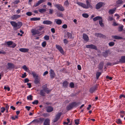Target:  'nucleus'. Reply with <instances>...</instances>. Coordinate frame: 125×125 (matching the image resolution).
Here are the masks:
<instances>
[{
    "instance_id": "obj_45",
    "label": "nucleus",
    "mask_w": 125,
    "mask_h": 125,
    "mask_svg": "<svg viewBox=\"0 0 125 125\" xmlns=\"http://www.w3.org/2000/svg\"><path fill=\"white\" fill-rule=\"evenodd\" d=\"M64 4L66 6H68L69 4V2L68 0H67L65 1Z\"/></svg>"
},
{
    "instance_id": "obj_1",
    "label": "nucleus",
    "mask_w": 125,
    "mask_h": 125,
    "mask_svg": "<svg viewBox=\"0 0 125 125\" xmlns=\"http://www.w3.org/2000/svg\"><path fill=\"white\" fill-rule=\"evenodd\" d=\"M81 104V102H79L76 103L75 102H73L69 104L66 107V110L69 111L73 109L74 107H76L78 105Z\"/></svg>"
},
{
    "instance_id": "obj_57",
    "label": "nucleus",
    "mask_w": 125,
    "mask_h": 125,
    "mask_svg": "<svg viewBox=\"0 0 125 125\" xmlns=\"http://www.w3.org/2000/svg\"><path fill=\"white\" fill-rule=\"evenodd\" d=\"M26 14L28 16H31L32 15V13L30 12H28L26 13Z\"/></svg>"
},
{
    "instance_id": "obj_15",
    "label": "nucleus",
    "mask_w": 125,
    "mask_h": 125,
    "mask_svg": "<svg viewBox=\"0 0 125 125\" xmlns=\"http://www.w3.org/2000/svg\"><path fill=\"white\" fill-rule=\"evenodd\" d=\"M21 15H14L11 17V18L12 20H16L18 18L20 17Z\"/></svg>"
},
{
    "instance_id": "obj_46",
    "label": "nucleus",
    "mask_w": 125,
    "mask_h": 125,
    "mask_svg": "<svg viewBox=\"0 0 125 125\" xmlns=\"http://www.w3.org/2000/svg\"><path fill=\"white\" fill-rule=\"evenodd\" d=\"M67 35L68 36V38H72V34L70 32H67Z\"/></svg>"
},
{
    "instance_id": "obj_3",
    "label": "nucleus",
    "mask_w": 125,
    "mask_h": 125,
    "mask_svg": "<svg viewBox=\"0 0 125 125\" xmlns=\"http://www.w3.org/2000/svg\"><path fill=\"white\" fill-rule=\"evenodd\" d=\"M54 6L57 8L59 10L63 11L64 10V7L61 4H55Z\"/></svg>"
},
{
    "instance_id": "obj_54",
    "label": "nucleus",
    "mask_w": 125,
    "mask_h": 125,
    "mask_svg": "<svg viewBox=\"0 0 125 125\" xmlns=\"http://www.w3.org/2000/svg\"><path fill=\"white\" fill-rule=\"evenodd\" d=\"M41 3L40 2L39 0L38 1V2L36 3L35 5H34V6L35 7H36L37 6H38Z\"/></svg>"
},
{
    "instance_id": "obj_18",
    "label": "nucleus",
    "mask_w": 125,
    "mask_h": 125,
    "mask_svg": "<svg viewBox=\"0 0 125 125\" xmlns=\"http://www.w3.org/2000/svg\"><path fill=\"white\" fill-rule=\"evenodd\" d=\"M10 23L11 25L13 27L14 29L15 28H17V23L15 21H11Z\"/></svg>"
},
{
    "instance_id": "obj_28",
    "label": "nucleus",
    "mask_w": 125,
    "mask_h": 125,
    "mask_svg": "<svg viewBox=\"0 0 125 125\" xmlns=\"http://www.w3.org/2000/svg\"><path fill=\"white\" fill-rule=\"evenodd\" d=\"M53 110V108L51 106L48 107L47 108V111L48 112H52Z\"/></svg>"
},
{
    "instance_id": "obj_2",
    "label": "nucleus",
    "mask_w": 125,
    "mask_h": 125,
    "mask_svg": "<svg viewBox=\"0 0 125 125\" xmlns=\"http://www.w3.org/2000/svg\"><path fill=\"white\" fill-rule=\"evenodd\" d=\"M51 90H45L44 89H42L40 90V94L42 96H44L45 95V92L48 94L51 92Z\"/></svg>"
},
{
    "instance_id": "obj_43",
    "label": "nucleus",
    "mask_w": 125,
    "mask_h": 125,
    "mask_svg": "<svg viewBox=\"0 0 125 125\" xmlns=\"http://www.w3.org/2000/svg\"><path fill=\"white\" fill-rule=\"evenodd\" d=\"M31 74L32 75L33 77H36V76H38L34 72H32Z\"/></svg>"
},
{
    "instance_id": "obj_7",
    "label": "nucleus",
    "mask_w": 125,
    "mask_h": 125,
    "mask_svg": "<svg viewBox=\"0 0 125 125\" xmlns=\"http://www.w3.org/2000/svg\"><path fill=\"white\" fill-rule=\"evenodd\" d=\"M104 3L101 2L98 3L95 6L96 8L97 9H98L100 8L103 5Z\"/></svg>"
},
{
    "instance_id": "obj_11",
    "label": "nucleus",
    "mask_w": 125,
    "mask_h": 125,
    "mask_svg": "<svg viewBox=\"0 0 125 125\" xmlns=\"http://www.w3.org/2000/svg\"><path fill=\"white\" fill-rule=\"evenodd\" d=\"M31 32L33 35L38 34L40 33V32L38 30H36L34 29H32L31 30Z\"/></svg>"
},
{
    "instance_id": "obj_26",
    "label": "nucleus",
    "mask_w": 125,
    "mask_h": 125,
    "mask_svg": "<svg viewBox=\"0 0 125 125\" xmlns=\"http://www.w3.org/2000/svg\"><path fill=\"white\" fill-rule=\"evenodd\" d=\"M102 19V17L99 16H97L95 17L93 19V20L94 21H95L98 20H100Z\"/></svg>"
},
{
    "instance_id": "obj_61",
    "label": "nucleus",
    "mask_w": 125,
    "mask_h": 125,
    "mask_svg": "<svg viewBox=\"0 0 125 125\" xmlns=\"http://www.w3.org/2000/svg\"><path fill=\"white\" fill-rule=\"evenodd\" d=\"M116 122L117 123L119 124L121 123V121L120 119H118L116 120Z\"/></svg>"
},
{
    "instance_id": "obj_27",
    "label": "nucleus",
    "mask_w": 125,
    "mask_h": 125,
    "mask_svg": "<svg viewBox=\"0 0 125 125\" xmlns=\"http://www.w3.org/2000/svg\"><path fill=\"white\" fill-rule=\"evenodd\" d=\"M68 83L67 82V81H64L63 83V86L65 88L67 87V86H68Z\"/></svg>"
},
{
    "instance_id": "obj_13",
    "label": "nucleus",
    "mask_w": 125,
    "mask_h": 125,
    "mask_svg": "<svg viewBox=\"0 0 125 125\" xmlns=\"http://www.w3.org/2000/svg\"><path fill=\"white\" fill-rule=\"evenodd\" d=\"M83 38L84 40L86 42H87L89 40V37L86 34L83 33Z\"/></svg>"
},
{
    "instance_id": "obj_58",
    "label": "nucleus",
    "mask_w": 125,
    "mask_h": 125,
    "mask_svg": "<svg viewBox=\"0 0 125 125\" xmlns=\"http://www.w3.org/2000/svg\"><path fill=\"white\" fill-rule=\"evenodd\" d=\"M46 42H45L44 41L42 43V46L43 47H45L46 45Z\"/></svg>"
},
{
    "instance_id": "obj_19",
    "label": "nucleus",
    "mask_w": 125,
    "mask_h": 125,
    "mask_svg": "<svg viewBox=\"0 0 125 125\" xmlns=\"http://www.w3.org/2000/svg\"><path fill=\"white\" fill-rule=\"evenodd\" d=\"M19 50L20 51L24 52H27L29 50L28 49L24 48H21Z\"/></svg>"
},
{
    "instance_id": "obj_59",
    "label": "nucleus",
    "mask_w": 125,
    "mask_h": 125,
    "mask_svg": "<svg viewBox=\"0 0 125 125\" xmlns=\"http://www.w3.org/2000/svg\"><path fill=\"white\" fill-rule=\"evenodd\" d=\"M115 20L114 22H113V25L114 26H117L118 25V24L117 23H116L115 22Z\"/></svg>"
},
{
    "instance_id": "obj_30",
    "label": "nucleus",
    "mask_w": 125,
    "mask_h": 125,
    "mask_svg": "<svg viewBox=\"0 0 125 125\" xmlns=\"http://www.w3.org/2000/svg\"><path fill=\"white\" fill-rule=\"evenodd\" d=\"M40 19V18H31L30 19V20L31 21H38Z\"/></svg>"
},
{
    "instance_id": "obj_51",
    "label": "nucleus",
    "mask_w": 125,
    "mask_h": 125,
    "mask_svg": "<svg viewBox=\"0 0 125 125\" xmlns=\"http://www.w3.org/2000/svg\"><path fill=\"white\" fill-rule=\"evenodd\" d=\"M22 68L26 71H28L27 70H28V68L25 65H23L22 67Z\"/></svg>"
},
{
    "instance_id": "obj_31",
    "label": "nucleus",
    "mask_w": 125,
    "mask_h": 125,
    "mask_svg": "<svg viewBox=\"0 0 125 125\" xmlns=\"http://www.w3.org/2000/svg\"><path fill=\"white\" fill-rule=\"evenodd\" d=\"M77 4L79 5L80 6L83 8H84L85 4L80 2H78L77 3Z\"/></svg>"
},
{
    "instance_id": "obj_14",
    "label": "nucleus",
    "mask_w": 125,
    "mask_h": 125,
    "mask_svg": "<svg viewBox=\"0 0 125 125\" xmlns=\"http://www.w3.org/2000/svg\"><path fill=\"white\" fill-rule=\"evenodd\" d=\"M50 76L51 78H53L54 77L55 75V73L54 71L52 69H50Z\"/></svg>"
},
{
    "instance_id": "obj_64",
    "label": "nucleus",
    "mask_w": 125,
    "mask_h": 125,
    "mask_svg": "<svg viewBox=\"0 0 125 125\" xmlns=\"http://www.w3.org/2000/svg\"><path fill=\"white\" fill-rule=\"evenodd\" d=\"M63 42L65 44H67L68 42V41L67 40V39H64L63 40Z\"/></svg>"
},
{
    "instance_id": "obj_63",
    "label": "nucleus",
    "mask_w": 125,
    "mask_h": 125,
    "mask_svg": "<svg viewBox=\"0 0 125 125\" xmlns=\"http://www.w3.org/2000/svg\"><path fill=\"white\" fill-rule=\"evenodd\" d=\"M44 118H40L39 119V121H40L42 123L44 121Z\"/></svg>"
},
{
    "instance_id": "obj_42",
    "label": "nucleus",
    "mask_w": 125,
    "mask_h": 125,
    "mask_svg": "<svg viewBox=\"0 0 125 125\" xmlns=\"http://www.w3.org/2000/svg\"><path fill=\"white\" fill-rule=\"evenodd\" d=\"M32 96L31 95H30L29 96H27V99L29 100H31L32 99Z\"/></svg>"
},
{
    "instance_id": "obj_50",
    "label": "nucleus",
    "mask_w": 125,
    "mask_h": 125,
    "mask_svg": "<svg viewBox=\"0 0 125 125\" xmlns=\"http://www.w3.org/2000/svg\"><path fill=\"white\" fill-rule=\"evenodd\" d=\"M39 103V102L38 100H35L34 102H32V104H37Z\"/></svg>"
},
{
    "instance_id": "obj_53",
    "label": "nucleus",
    "mask_w": 125,
    "mask_h": 125,
    "mask_svg": "<svg viewBox=\"0 0 125 125\" xmlns=\"http://www.w3.org/2000/svg\"><path fill=\"white\" fill-rule=\"evenodd\" d=\"M70 86L71 88H74V84L73 82L71 83L70 84Z\"/></svg>"
},
{
    "instance_id": "obj_38",
    "label": "nucleus",
    "mask_w": 125,
    "mask_h": 125,
    "mask_svg": "<svg viewBox=\"0 0 125 125\" xmlns=\"http://www.w3.org/2000/svg\"><path fill=\"white\" fill-rule=\"evenodd\" d=\"M57 16L59 17H62L63 16V14L59 12L57 13Z\"/></svg>"
},
{
    "instance_id": "obj_56",
    "label": "nucleus",
    "mask_w": 125,
    "mask_h": 125,
    "mask_svg": "<svg viewBox=\"0 0 125 125\" xmlns=\"http://www.w3.org/2000/svg\"><path fill=\"white\" fill-rule=\"evenodd\" d=\"M26 73L25 72L23 74H22L21 77L22 78H24L26 77Z\"/></svg>"
},
{
    "instance_id": "obj_22",
    "label": "nucleus",
    "mask_w": 125,
    "mask_h": 125,
    "mask_svg": "<svg viewBox=\"0 0 125 125\" xmlns=\"http://www.w3.org/2000/svg\"><path fill=\"white\" fill-rule=\"evenodd\" d=\"M95 35L97 37H105V36L104 35H103V34L99 33H96L95 34Z\"/></svg>"
},
{
    "instance_id": "obj_37",
    "label": "nucleus",
    "mask_w": 125,
    "mask_h": 125,
    "mask_svg": "<svg viewBox=\"0 0 125 125\" xmlns=\"http://www.w3.org/2000/svg\"><path fill=\"white\" fill-rule=\"evenodd\" d=\"M13 42L12 41H9L6 42V43L8 46H10L13 44Z\"/></svg>"
},
{
    "instance_id": "obj_21",
    "label": "nucleus",
    "mask_w": 125,
    "mask_h": 125,
    "mask_svg": "<svg viewBox=\"0 0 125 125\" xmlns=\"http://www.w3.org/2000/svg\"><path fill=\"white\" fill-rule=\"evenodd\" d=\"M43 23L47 25L51 24L52 23V22L51 21L48 20L44 21H43Z\"/></svg>"
},
{
    "instance_id": "obj_25",
    "label": "nucleus",
    "mask_w": 125,
    "mask_h": 125,
    "mask_svg": "<svg viewBox=\"0 0 125 125\" xmlns=\"http://www.w3.org/2000/svg\"><path fill=\"white\" fill-rule=\"evenodd\" d=\"M122 63H125V56H123L121 57L120 59V61Z\"/></svg>"
},
{
    "instance_id": "obj_34",
    "label": "nucleus",
    "mask_w": 125,
    "mask_h": 125,
    "mask_svg": "<svg viewBox=\"0 0 125 125\" xmlns=\"http://www.w3.org/2000/svg\"><path fill=\"white\" fill-rule=\"evenodd\" d=\"M101 72H97L96 74V77L97 79H98L100 75L101 74Z\"/></svg>"
},
{
    "instance_id": "obj_6",
    "label": "nucleus",
    "mask_w": 125,
    "mask_h": 125,
    "mask_svg": "<svg viewBox=\"0 0 125 125\" xmlns=\"http://www.w3.org/2000/svg\"><path fill=\"white\" fill-rule=\"evenodd\" d=\"M86 47L87 48L94 49L96 50H97V48L96 46L95 45L92 44L86 45Z\"/></svg>"
},
{
    "instance_id": "obj_5",
    "label": "nucleus",
    "mask_w": 125,
    "mask_h": 125,
    "mask_svg": "<svg viewBox=\"0 0 125 125\" xmlns=\"http://www.w3.org/2000/svg\"><path fill=\"white\" fill-rule=\"evenodd\" d=\"M62 113L61 112L58 113L55 116V117L54 118L53 122L55 123L60 118L62 115Z\"/></svg>"
},
{
    "instance_id": "obj_55",
    "label": "nucleus",
    "mask_w": 125,
    "mask_h": 125,
    "mask_svg": "<svg viewBox=\"0 0 125 125\" xmlns=\"http://www.w3.org/2000/svg\"><path fill=\"white\" fill-rule=\"evenodd\" d=\"M48 116V114L47 113H44L42 114L41 115V116H43L44 117H46Z\"/></svg>"
},
{
    "instance_id": "obj_4",
    "label": "nucleus",
    "mask_w": 125,
    "mask_h": 125,
    "mask_svg": "<svg viewBox=\"0 0 125 125\" xmlns=\"http://www.w3.org/2000/svg\"><path fill=\"white\" fill-rule=\"evenodd\" d=\"M8 66L7 67V69H9L10 70L14 68L15 67L14 65L12 63H7Z\"/></svg>"
},
{
    "instance_id": "obj_49",
    "label": "nucleus",
    "mask_w": 125,
    "mask_h": 125,
    "mask_svg": "<svg viewBox=\"0 0 125 125\" xmlns=\"http://www.w3.org/2000/svg\"><path fill=\"white\" fill-rule=\"evenodd\" d=\"M44 39L46 40H48L49 39V36L47 35H45L44 38Z\"/></svg>"
},
{
    "instance_id": "obj_10",
    "label": "nucleus",
    "mask_w": 125,
    "mask_h": 125,
    "mask_svg": "<svg viewBox=\"0 0 125 125\" xmlns=\"http://www.w3.org/2000/svg\"><path fill=\"white\" fill-rule=\"evenodd\" d=\"M110 52V50H108L105 51L102 53V55L104 57H106L108 56V54Z\"/></svg>"
},
{
    "instance_id": "obj_8",
    "label": "nucleus",
    "mask_w": 125,
    "mask_h": 125,
    "mask_svg": "<svg viewBox=\"0 0 125 125\" xmlns=\"http://www.w3.org/2000/svg\"><path fill=\"white\" fill-rule=\"evenodd\" d=\"M97 87L96 85L92 87L89 90L90 92L91 93H93V92L97 89Z\"/></svg>"
},
{
    "instance_id": "obj_23",
    "label": "nucleus",
    "mask_w": 125,
    "mask_h": 125,
    "mask_svg": "<svg viewBox=\"0 0 125 125\" xmlns=\"http://www.w3.org/2000/svg\"><path fill=\"white\" fill-rule=\"evenodd\" d=\"M112 37L116 39L121 40L123 39V38L122 37L116 35L113 36Z\"/></svg>"
},
{
    "instance_id": "obj_48",
    "label": "nucleus",
    "mask_w": 125,
    "mask_h": 125,
    "mask_svg": "<svg viewBox=\"0 0 125 125\" xmlns=\"http://www.w3.org/2000/svg\"><path fill=\"white\" fill-rule=\"evenodd\" d=\"M115 43L113 42H111L109 43V45L110 46H114L115 44Z\"/></svg>"
},
{
    "instance_id": "obj_36",
    "label": "nucleus",
    "mask_w": 125,
    "mask_h": 125,
    "mask_svg": "<svg viewBox=\"0 0 125 125\" xmlns=\"http://www.w3.org/2000/svg\"><path fill=\"white\" fill-rule=\"evenodd\" d=\"M124 26L122 25L121 26H119L118 27V31H121L123 30Z\"/></svg>"
},
{
    "instance_id": "obj_35",
    "label": "nucleus",
    "mask_w": 125,
    "mask_h": 125,
    "mask_svg": "<svg viewBox=\"0 0 125 125\" xmlns=\"http://www.w3.org/2000/svg\"><path fill=\"white\" fill-rule=\"evenodd\" d=\"M62 23V21L61 20L57 19L56 21V23L58 25H60Z\"/></svg>"
},
{
    "instance_id": "obj_20",
    "label": "nucleus",
    "mask_w": 125,
    "mask_h": 125,
    "mask_svg": "<svg viewBox=\"0 0 125 125\" xmlns=\"http://www.w3.org/2000/svg\"><path fill=\"white\" fill-rule=\"evenodd\" d=\"M17 28H15L14 29V30H17L20 28L22 25V23L21 22H18V23H17Z\"/></svg>"
},
{
    "instance_id": "obj_40",
    "label": "nucleus",
    "mask_w": 125,
    "mask_h": 125,
    "mask_svg": "<svg viewBox=\"0 0 125 125\" xmlns=\"http://www.w3.org/2000/svg\"><path fill=\"white\" fill-rule=\"evenodd\" d=\"M39 11L40 12L42 13L45 12L46 11V10L45 9H40L39 10Z\"/></svg>"
},
{
    "instance_id": "obj_12",
    "label": "nucleus",
    "mask_w": 125,
    "mask_h": 125,
    "mask_svg": "<svg viewBox=\"0 0 125 125\" xmlns=\"http://www.w3.org/2000/svg\"><path fill=\"white\" fill-rule=\"evenodd\" d=\"M104 62H100L99 64L98 68L100 70H102L103 68Z\"/></svg>"
},
{
    "instance_id": "obj_44",
    "label": "nucleus",
    "mask_w": 125,
    "mask_h": 125,
    "mask_svg": "<svg viewBox=\"0 0 125 125\" xmlns=\"http://www.w3.org/2000/svg\"><path fill=\"white\" fill-rule=\"evenodd\" d=\"M44 27L42 26H39L38 27V31L39 30L40 31H41L42 29L44 28Z\"/></svg>"
},
{
    "instance_id": "obj_47",
    "label": "nucleus",
    "mask_w": 125,
    "mask_h": 125,
    "mask_svg": "<svg viewBox=\"0 0 125 125\" xmlns=\"http://www.w3.org/2000/svg\"><path fill=\"white\" fill-rule=\"evenodd\" d=\"M82 15L83 17L85 18H87L89 17L88 15L86 13L83 14Z\"/></svg>"
},
{
    "instance_id": "obj_39",
    "label": "nucleus",
    "mask_w": 125,
    "mask_h": 125,
    "mask_svg": "<svg viewBox=\"0 0 125 125\" xmlns=\"http://www.w3.org/2000/svg\"><path fill=\"white\" fill-rule=\"evenodd\" d=\"M114 19L112 17L109 16L108 17L107 19L108 20V21H112L114 20Z\"/></svg>"
},
{
    "instance_id": "obj_41",
    "label": "nucleus",
    "mask_w": 125,
    "mask_h": 125,
    "mask_svg": "<svg viewBox=\"0 0 125 125\" xmlns=\"http://www.w3.org/2000/svg\"><path fill=\"white\" fill-rule=\"evenodd\" d=\"M47 84H46L42 86V88H43V89H44L45 90H48V89L47 88Z\"/></svg>"
},
{
    "instance_id": "obj_52",
    "label": "nucleus",
    "mask_w": 125,
    "mask_h": 125,
    "mask_svg": "<svg viewBox=\"0 0 125 125\" xmlns=\"http://www.w3.org/2000/svg\"><path fill=\"white\" fill-rule=\"evenodd\" d=\"M79 119H77L75 120H74L75 122V124L77 125H78L79 124Z\"/></svg>"
},
{
    "instance_id": "obj_24",
    "label": "nucleus",
    "mask_w": 125,
    "mask_h": 125,
    "mask_svg": "<svg viewBox=\"0 0 125 125\" xmlns=\"http://www.w3.org/2000/svg\"><path fill=\"white\" fill-rule=\"evenodd\" d=\"M35 83L36 84H38L39 83V80L38 78V76H37L35 78L34 81Z\"/></svg>"
},
{
    "instance_id": "obj_29",
    "label": "nucleus",
    "mask_w": 125,
    "mask_h": 125,
    "mask_svg": "<svg viewBox=\"0 0 125 125\" xmlns=\"http://www.w3.org/2000/svg\"><path fill=\"white\" fill-rule=\"evenodd\" d=\"M99 21V22L100 26L102 27H103L104 26V24L103 23V20L102 19H100Z\"/></svg>"
},
{
    "instance_id": "obj_16",
    "label": "nucleus",
    "mask_w": 125,
    "mask_h": 125,
    "mask_svg": "<svg viewBox=\"0 0 125 125\" xmlns=\"http://www.w3.org/2000/svg\"><path fill=\"white\" fill-rule=\"evenodd\" d=\"M50 120L49 119L47 118L45 119L43 123L44 125H50Z\"/></svg>"
},
{
    "instance_id": "obj_62",
    "label": "nucleus",
    "mask_w": 125,
    "mask_h": 125,
    "mask_svg": "<svg viewBox=\"0 0 125 125\" xmlns=\"http://www.w3.org/2000/svg\"><path fill=\"white\" fill-rule=\"evenodd\" d=\"M67 27V25L65 24L63 25L62 26V27L64 29H66Z\"/></svg>"
},
{
    "instance_id": "obj_60",
    "label": "nucleus",
    "mask_w": 125,
    "mask_h": 125,
    "mask_svg": "<svg viewBox=\"0 0 125 125\" xmlns=\"http://www.w3.org/2000/svg\"><path fill=\"white\" fill-rule=\"evenodd\" d=\"M1 111L2 113H3L5 110V109L4 107H2L1 108Z\"/></svg>"
},
{
    "instance_id": "obj_9",
    "label": "nucleus",
    "mask_w": 125,
    "mask_h": 125,
    "mask_svg": "<svg viewBox=\"0 0 125 125\" xmlns=\"http://www.w3.org/2000/svg\"><path fill=\"white\" fill-rule=\"evenodd\" d=\"M86 3L87 5L85 4L84 8L88 9L89 7L91 8H92L90 3L88 0L86 1Z\"/></svg>"
},
{
    "instance_id": "obj_17",
    "label": "nucleus",
    "mask_w": 125,
    "mask_h": 125,
    "mask_svg": "<svg viewBox=\"0 0 125 125\" xmlns=\"http://www.w3.org/2000/svg\"><path fill=\"white\" fill-rule=\"evenodd\" d=\"M56 47L62 53H63V51L62 48L60 46L58 45H56Z\"/></svg>"
},
{
    "instance_id": "obj_32",
    "label": "nucleus",
    "mask_w": 125,
    "mask_h": 125,
    "mask_svg": "<svg viewBox=\"0 0 125 125\" xmlns=\"http://www.w3.org/2000/svg\"><path fill=\"white\" fill-rule=\"evenodd\" d=\"M123 3L122 0H118L116 1V3L117 5L122 4Z\"/></svg>"
},
{
    "instance_id": "obj_33",
    "label": "nucleus",
    "mask_w": 125,
    "mask_h": 125,
    "mask_svg": "<svg viewBox=\"0 0 125 125\" xmlns=\"http://www.w3.org/2000/svg\"><path fill=\"white\" fill-rule=\"evenodd\" d=\"M115 9H110L109 11V13L110 14H113L114 11H115Z\"/></svg>"
}]
</instances>
